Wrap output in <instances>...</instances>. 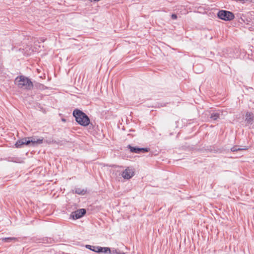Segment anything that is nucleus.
Segmentation results:
<instances>
[{"label":"nucleus","mask_w":254,"mask_h":254,"mask_svg":"<svg viewBox=\"0 0 254 254\" xmlns=\"http://www.w3.org/2000/svg\"><path fill=\"white\" fill-rule=\"evenodd\" d=\"M14 82L20 89L26 90H31L33 89V83L29 77L25 76H18L15 79Z\"/></svg>","instance_id":"f257e3e1"},{"label":"nucleus","mask_w":254,"mask_h":254,"mask_svg":"<svg viewBox=\"0 0 254 254\" xmlns=\"http://www.w3.org/2000/svg\"><path fill=\"white\" fill-rule=\"evenodd\" d=\"M73 116L75 118V121L79 125L82 127H87L90 124L89 117L82 111L75 109L72 113Z\"/></svg>","instance_id":"f03ea898"},{"label":"nucleus","mask_w":254,"mask_h":254,"mask_svg":"<svg viewBox=\"0 0 254 254\" xmlns=\"http://www.w3.org/2000/svg\"><path fill=\"white\" fill-rule=\"evenodd\" d=\"M22 141H23V145L35 147L37 144L43 143V138L36 139L34 136H31L23 138Z\"/></svg>","instance_id":"7ed1b4c3"},{"label":"nucleus","mask_w":254,"mask_h":254,"mask_svg":"<svg viewBox=\"0 0 254 254\" xmlns=\"http://www.w3.org/2000/svg\"><path fill=\"white\" fill-rule=\"evenodd\" d=\"M217 16L220 19L225 21H230L235 18L234 14L232 12L223 9L218 11Z\"/></svg>","instance_id":"20e7f679"},{"label":"nucleus","mask_w":254,"mask_h":254,"mask_svg":"<svg viewBox=\"0 0 254 254\" xmlns=\"http://www.w3.org/2000/svg\"><path fill=\"white\" fill-rule=\"evenodd\" d=\"M86 213V210L85 209H79L72 212L70 214V217L73 220L78 219L82 217Z\"/></svg>","instance_id":"39448f33"},{"label":"nucleus","mask_w":254,"mask_h":254,"mask_svg":"<svg viewBox=\"0 0 254 254\" xmlns=\"http://www.w3.org/2000/svg\"><path fill=\"white\" fill-rule=\"evenodd\" d=\"M122 177L126 180H129L134 175V169L131 167H127L122 172Z\"/></svg>","instance_id":"423d86ee"},{"label":"nucleus","mask_w":254,"mask_h":254,"mask_svg":"<svg viewBox=\"0 0 254 254\" xmlns=\"http://www.w3.org/2000/svg\"><path fill=\"white\" fill-rule=\"evenodd\" d=\"M245 122L246 126H249L250 128L254 126V115L252 112H247L245 116Z\"/></svg>","instance_id":"0eeeda50"},{"label":"nucleus","mask_w":254,"mask_h":254,"mask_svg":"<svg viewBox=\"0 0 254 254\" xmlns=\"http://www.w3.org/2000/svg\"><path fill=\"white\" fill-rule=\"evenodd\" d=\"M210 118L213 121H216L220 118L221 112L219 110H211L209 112Z\"/></svg>","instance_id":"6e6552de"},{"label":"nucleus","mask_w":254,"mask_h":254,"mask_svg":"<svg viewBox=\"0 0 254 254\" xmlns=\"http://www.w3.org/2000/svg\"><path fill=\"white\" fill-rule=\"evenodd\" d=\"M111 253V249L109 247H102L98 246V248L97 250V253H104L109 254Z\"/></svg>","instance_id":"1a4fd4ad"},{"label":"nucleus","mask_w":254,"mask_h":254,"mask_svg":"<svg viewBox=\"0 0 254 254\" xmlns=\"http://www.w3.org/2000/svg\"><path fill=\"white\" fill-rule=\"evenodd\" d=\"M33 88H35L40 90H44L47 89V87L43 84L35 82L33 83Z\"/></svg>","instance_id":"9d476101"},{"label":"nucleus","mask_w":254,"mask_h":254,"mask_svg":"<svg viewBox=\"0 0 254 254\" xmlns=\"http://www.w3.org/2000/svg\"><path fill=\"white\" fill-rule=\"evenodd\" d=\"M127 148L129 150L130 152L139 154V147L132 146L130 144L127 146Z\"/></svg>","instance_id":"9b49d317"},{"label":"nucleus","mask_w":254,"mask_h":254,"mask_svg":"<svg viewBox=\"0 0 254 254\" xmlns=\"http://www.w3.org/2000/svg\"><path fill=\"white\" fill-rule=\"evenodd\" d=\"M54 242V240L51 238L45 237L40 239V243L44 244H52Z\"/></svg>","instance_id":"f8f14e48"},{"label":"nucleus","mask_w":254,"mask_h":254,"mask_svg":"<svg viewBox=\"0 0 254 254\" xmlns=\"http://www.w3.org/2000/svg\"><path fill=\"white\" fill-rule=\"evenodd\" d=\"M74 191V193L77 194L79 195H84L87 192V189H82L79 188H75L74 190H73Z\"/></svg>","instance_id":"ddd939ff"},{"label":"nucleus","mask_w":254,"mask_h":254,"mask_svg":"<svg viewBox=\"0 0 254 254\" xmlns=\"http://www.w3.org/2000/svg\"><path fill=\"white\" fill-rule=\"evenodd\" d=\"M1 241L5 243H10L12 241L15 242L18 241V239L16 237H6L1 238Z\"/></svg>","instance_id":"4468645a"},{"label":"nucleus","mask_w":254,"mask_h":254,"mask_svg":"<svg viewBox=\"0 0 254 254\" xmlns=\"http://www.w3.org/2000/svg\"><path fill=\"white\" fill-rule=\"evenodd\" d=\"M193 70L197 73H200L203 71V67L201 64L193 65Z\"/></svg>","instance_id":"2eb2a0df"},{"label":"nucleus","mask_w":254,"mask_h":254,"mask_svg":"<svg viewBox=\"0 0 254 254\" xmlns=\"http://www.w3.org/2000/svg\"><path fill=\"white\" fill-rule=\"evenodd\" d=\"M85 248L90 251L97 253V250L98 248V246H91L90 245H86Z\"/></svg>","instance_id":"dca6fc26"},{"label":"nucleus","mask_w":254,"mask_h":254,"mask_svg":"<svg viewBox=\"0 0 254 254\" xmlns=\"http://www.w3.org/2000/svg\"><path fill=\"white\" fill-rule=\"evenodd\" d=\"M15 146L16 148H22L23 145V141H22V139L18 140L15 143Z\"/></svg>","instance_id":"f3484780"},{"label":"nucleus","mask_w":254,"mask_h":254,"mask_svg":"<svg viewBox=\"0 0 254 254\" xmlns=\"http://www.w3.org/2000/svg\"><path fill=\"white\" fill-rule=\"evenodd\" d=\"M246 149H247V148H239V147H238L237 146H233V147H232L231 148V150L232 152H235V151H240V150H246Z\"/></svg>","instance_id":"a211bd4d"},{"label":"nucleus","mask_w":254,"mask_h":254,"mask_svg":"<svg viewBox=\"0 0 254 254\" xmlns=\"http://www.w3.org/2000/svg\"><path fill=\"white\" fill-rule=\"evenodd\" d=\"M149 148L147 147H139V154L141 153L148 152Z\"/></svg>","instance_id":"6ab92c4d"},{"label":"nucleus","mask_w":254,"mask_h":254,"mask_svg":"<svg viewBox=\"0 0 254 254\" xmlns=\"http://www.w3.org/2000/svg\"><path fill=\"white\" fill-rule=\"evenodd\" d=\"M109 254H120V253L117 250L113 249V250H111V253H109Z\"/></svg>","instance_id":"aec40b11"},{"label":"nucleus","mask_w":254,"mask_h":254,"mask_svg":"<svg viewBox=\"0 0 254 254\" xmlns=\"http://www.w3.org/2000/svg\"><path fill=\"white\" fill-rule=\"evenodd\" d=\"M171 18L172 19H176L177 18V15L176 14L173 13L171 15Z\"/></svg>","instance_id":"412c9836"},{"label":"nucleus","mask_w":254,"mask_h":254,"mask_svg":"<svg viewBox=\"0 0 254 254\" xmlns=\"http://www.w3.org/2000/svg\"><path fill=\"white\" fill-rule=\"evenodd\" d=\"M166 106V103H160V105L158 106V107H164Z\"/></svg>","instance_id":"4be33fe9"},{"label":"nucleus","mask_w":254,"mask_h":254,"mask_svg":"<svg viewBox=\"0 0 254 254\" xmlns=\"http://www.w3.org/2000/svg\"><path fill=\"white\" fill-rule=\"evenodd\" d=\"M40 40L42 42H44L45 41V39L42 38H41Z\"/></svg>","instance_id":"5701e85b"}]
</instances>
